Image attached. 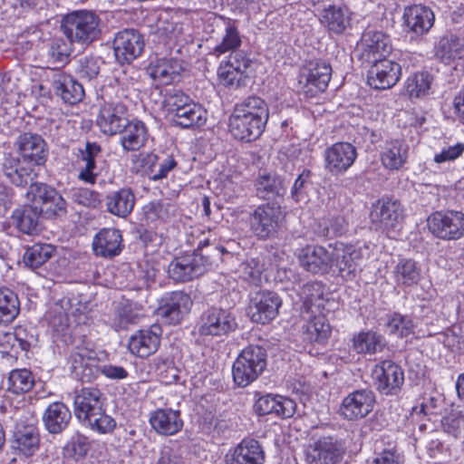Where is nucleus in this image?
Listing matches in <instances>:
<instances>
[{
    "mask_svg": "<svg viewBox=\"0 0 464 464\" xmlns=\"http://www.w3.org/2000/svg\"><path fill=\"white\" fill-rule=\"evenodd\" d=\"M268 107L264 100L250 97L237 104L229 117V131L235 139L250 141L264 131L268 121Z\"/></svg>",
    "mask_w": 464,
    "mask_h": 464,
    "instance_id": "nucleus-1",
    "label": "nucleus"
},
{
    "mask_svg": "<svg viewBox=\"0 0 464 464\" xmlns=\"http://www.w3.org/2000/svg\"><path fill=\"white\" fill-rule=\"evenodd\" d=\"M163 107L167 114L174 118L176 124L183 128L201 126L207 121V111L179 91L165 96Z\"/></svg>",
    "mask_w": 464,
    "mask_h": 464,
    "instance_id": "nucleus-2",
    "label": "nucleus"
},
{
    "mask_svg": "<svg viewBox=\"0 0 464 464\" xmlns=\"http://www.w3.org/2000/svg\"><path fill=\"white\" fill-rule=\"evenodd\" d=\"M62 29L70 42L89 44L101 33L100 18L92 11H74L63 16Z\"/></svg>",
    "mask_w": 464,
    "mask_h": 464,
    "instance_id": "nucleus-3",
    "label": "nucleus"
},
{
    "mask_svg": "<svg viewBox=\"0 0 464 464\" xmlns=\"http://www.w3.org/2000/svg\"><path fill=\"white\" fill-rule=\"evenodd\" d=\"M70 363L72 371L82 380L90 381L99 371L112 380H122L128 376L127 371L121 366L108 364L98 369L96 353L85 348H79L72 353Z\"/></svg>",
    "mask_w": 464,
    "mask_h": 464,
    "instance_id": "nucleus-4",
    "label": "nucleus"
},
{
    "mask_svg": "<svg viewBox=\"0 0 464 464\" xmlns=\"http://www.w3.org/2000/svg\"><path fill=\"white\" fill-rule=\"evenodd\" d=\"M266 366V351L259 346H247L242 350L233 364V380L238 386L246 387L263 372Z\"/></svg>",
    "mask_w": 464,
    "mask_h": 464,
    "instance_id": "nucleus-5",
    "label": "nucleus"
},
{
    "mask_svg": "<svg viewBox=\"0 0 464 464\" xmlns=\"http://www.w3.org/2000/svg\"><path fill=\"white\" fill-rule=\"evenodd\" d=\"M366 251V247L335 243L333 245L331 272L338 274L345 280L353 279Z\"/></svg>",
    "mask_w": 464,
    "mask_h": 464,
    "instance_id": "nucleus-6",
    "label": "nucleus"
},
{
    "mask_svg": "<svg viewBox=\"0 0 464 464\" xmlns=\"http://www.w3.org/2000/svg\"><path fill=\"white\" fill-rule=\"evenodd\" d=\"M332 68L324 62H310L303 67L297 78V89L308 97L324 92L330 82Z\"/></svg>",
    "mask_w": 464,
    "mask_h": 464,
    "instance_id": "nucleus-7",
    "label": "nucleus"
},
{
    "mask_svg": "<svg viewBox=\"0 0 464 464\" xmlns=\"http://www.w3.org/2000/svg\"><path fill=\"white\" fill-rule=\"evenodd\" d=\"M356 50L360 60L371 63L387 58L392 53V45L388 34L382 31L368 28L362 33Z\"/></svg>",
    "mask_w": 464,
    "mask_h": 464,
    "instance_id": "nucleus-8",
    "label": "nucleus"
},
{
    "mask_svg": "<svg viewBox=\"0 0 464 464\" xmlns=\"http://www.w3.org/2000/svg\"><path fill=\"white\" fill-rule=\"evenodd\" d=\"M26 196L44 218L61 216L66 211V203L63 197L46 184L37 182L31 184Z\"/></svg>",
    "mask_w": 464,
    "mask_h": 464,
    "instance_id": "nucleus-9",
    "label": "nucleus"
},
{
    "mask_svg": "<svg viewBox=\"0 0 464 464\" xmlns=\"http://www.w3.org/2000/svg\"><path fill=\"white\" fill-rule=\"evenodd\" d=\"M427 226L440 239L457 240L464 236V214L459 211H437L428 218Z\"/></svg>",
    "mask_w": 464,
    "mask_h": 464,
    "instance_id": "nucleus-10",
    "label": "nucleus"
},
{
    "mask_svg": "<svg viewBox=\"0 0 464 464\" xmlns=\"http://www.w3.org/2000/svg\"><path fill=\"white\" fill-rule=\"evenodd\" d=\"M343 453L344 450L338 440L324 437L305 447L304 459L307 464H337Z\"/></svg>",
    "mask_w": 464,
    "mask_h": 464,
    "instance_id": "nucleus-11",
    "label": "nucleus"
},
{
    "mask_svg": "<svg viewBox=\"0 0 464 464\" xmlns=\"http://www.w3.org/2000/svg\"><path fill=\"white\" fill-rule=\"evenodd\" d=\"M282 303L281 297L276 293L258 291L250 299L248 314L255 323L267 324L277 316Z\"/></svg>",
    "mask_w": 464,
    "mask_h": 464,
    "instance_id": "nucleus-12",
    "label": "nucleus"
},
{
    "mask_svg": "<svg viewBox=\"0 0 464 464\" xmlns=\"http://www.w3.org/2000/svg\"><path fill=\"white\" fill-rule=\"evenodd\" d=\"M236 328L237 322L230 312L211 308L202 314L198 332L201 337H215L226 335Z\"/></svg>",
    "mask_w": 464,
    "mask_h": 464,
    "instance_id": "nucleus-13",
    "label": "nucleus"
},
{
    "mask_svg": "<svg viewBox=\"0 0 464 464\" xmlns=\"http://www.w3.org/2000/svg\"><path fill=\"white\" fill-rule=\"evenodd\" d=\"M284 218L282 208L275 204L259 206L250 217V227L253 233L262 238L272 236Z\"/></svg>",
    "mask_w": 464,
    "mask_h": 464,
    "instance_id": "nucleus-14",
    "label": "nucleus"
},
{
    "mask_svg": "<svg viewBox=\"0 0 464 464\" xmlns=\"http://www.w3.org/2000/svg\"><path fill=\"white\" fill-rule=\"evenodd\" d=\"M403 218L400 202L391 199L378 200L372 204L370 219L377 229L389 232L396 229Z\"/></svg>",
    "mask_w": 464,
    "mask_h": 464,
    "instance_id": "nucleus-15",
    "label": "nucleus"
},
{
    "mask_svg": "<svg viewBox=\"0 0 464 464\" xmlns=\"http://www.w3.org/2000/svg\"><path fill=\"white\" fill-rule=\"evenodd\" d=\"M375 405L374 393L367 389L358 390L345 396L339 412L348 420H357L366 417Z\"/></svg>",
    "mask_w": 464,
    "mask_h": 464,
    "instance_id": "nucleus-16",
    "label": "nucleus"
},
{
    "mask_svg": "<svg viewBox=\"0 0 464 464\" xmlns=\"http://www.w3.org/2000/svg\"><path fill=\"white\" fill-rule=\"evenodd\" d=\"M333 245L327 247L308 245L300 249L297 254V259L300 266L312 274H326L332 267Z\"/></svg>",
    "mask_w": 464,
    "mask_h": 464,
    "instance_id": "nucleus-17",
    "label": "nucleus"
},
{
    "mask_svg": "<svg viewBox=\"0 0 464 464\" xmlns=\"http://www.w3.org/2000/svg\"><path fill=\"white\" fill-rule=\"evenodd\" d=\"M372 376L377 390L386 395L396 393L404 382V374L401 367L388 360L376 364Z\"/></svg>",
    "mask_w": 464,
    "mask_h": 464,
    "instance_id": "nucleus-18",
    "label": "nucleus"
},
{
    "mask_svg": "<svg viewBox=\"0 0 464 464\" xmlns=\"http://www.w3.org/2000/svg\"><path fill=\"white\" fill-rule=\"evenodd\" d=\"M357 158L356 148L349 142H336L324 151L325 169L333 175L347 171Z\"/></svg>",
    "mask_w": 464,
    "mask_h": 464,
    "instance_id": "nucleus-19",
    "label": "nucleus"
},
{
    "mask_svg": "<svg viewBox=\"0 0 464 464\" xmlns=\"http://www.w3.org/2000/svg\"><path fill=\"white\" fill-rule=\"evenodd\" d=\"M208 265L202 255L193 253L175 258L169 265L168 273L173 280L186 282L203 275Z\"/></svg>",
    "mask_w": 464,
    "mask_h": 464,
    "instance_id": "nucleus-20",
    "label": "nucleus"
},
{
    "mask_svg": "<svg viewBox=\"0 0 464 464\" xmlns=\"http://www.w3.org/2000/svg\"><path fill=\"white\" fill-rule=\"evenodd\" d=\"M371 63L368 72V83L371 87L385 90L397 83L401 75V68L398 63L382 58Z\"/></svg>",
    "mask_w": 464,
    "mask_h": 464,
    "instance_id": "nucleus-21",
    "label": "nucleus"
},
{
    "mask_svg": "<svg viewBox=\"0 0 464 464\" xmlns=\"http://www.w3.org/2000/svg\"><path fill=\"white\" fill-rule=\"evenodd\" d=\"M144 48L142 35L133 30L119 32L113 41L114 55L119 63H130L139 57Z\"/></svg>",
    "mask_w": 464,
    "mask_h": 464,
    "instance_id": "nucleus-22",
    "label": "nucleus"
},
{
    "mask_svg": "<svg viewBox=\"0 0 464 464\" xmlns=\"http://www.w3.org/2000/svg\"><path fill=\"white\" fill-rule=\"evenodd\" d=\"M402 19L408 33L421 36L432 28L435 14L426 5H412L404 8Z\"/></svg>",
    "mask_w": 464,
    "mask_h": 464,
    "instance_id": "nucleus-23",
    "label": "nucleus"
},
{
    "mask_svg": "<svg viewBox=\"0 0 464 464\" xmlns=\"http://www.w3.org/2000/svg\"><path fill=\"white\" fill-rule=\"evenodd\" d=\"M161 328L153 324L149 329L135 332L129 339L128 348L131 354L146 358L155 353L160 347Z\"/></svg>",
    "mask_w": 464,
    "mask_h": 464,
    "instance_id": "nucleus-24",
    "label": "nucleus"
},
{
    "mask_svg": "<svg viewBox=\"0 0 464 464\" xmlns=\"http://www.w3.org/2000/svg\"><path fill=\"white\" fill-rule=\"evenodd\" d=\"M128 122L127 109L118 102H105L100 109L97 125L107 135H114Z\"/></svg>",
    "mask_w": 464,
    "mask_h": 464,
    "instance_id": "nucleus-25",
    "label": "nucleus"
},
{
    "mask_svg": "<svg viewBox=\"0 0 464 464\" xmlns=\"http://www.w3.org/2000/svg\"><path fill=\"white\" fill-rule=\"evenodd\" d=\"M191 297L183 292L166 294L159 307L158 313L169 324H178L187 314L192 306Z\"/></svg>",
    "mask_w": 464,
    "mask_h": 464,
    "instance_id": "nucleus-26",
    "label": "nucleus"
},
{
    "mask_svg": "<svg viewBox=\"0 0 464 464\" xmlns=\"http://www.w3.org/2000/svg\"><path fill=\"white\" fill-rule=\"evenodd\" d=\"M16 146L23 160L27 164L40 166L46 158L45 143L41 136L24 133L16 140Z\"/></svg>",
    "mask_w": 464,
    "mask_h": 464,
    "instance_id": "nucleus-27",
    "label": "nucleus"
},
{
    "mask_svg": "<svg viewBox=\"0 0 464 464\" xmlns=\"http://www.w3.org/2000/svg\"><path fill=\"white\" fill-rule=\"evenodd\" d=\"M265 452L257 440H244L226 455V464H264Z\"/></svg>",
    "mask_w": 464,
    "mask_h": 464,
    "instance_id": "nucleus-28",
    "label": "nucleus"
},
{
    "mask_svg": "<svg viewBox=\"0 0 464 464\" xmlns=\"http://www.w3.org/2000/svg\"><path fill=\"white\" fill-rule=\"evenodd\" d=\"M150 423L159 434L171 436L181 430L183 420L178 410L158 409L150 415Z\"/></svg>",
    "mask_w": 464,
    "mask_h": 464,
    "instance_id": "nucleus-29",
    "label": "nucleus"
},
{
    "mask_svg": "<svg viewBox=\"0 0 464 464\" xmlns=\"http://www.w3.org/2000/svg\"><path fill=\"white\" fill-rule=\"evenodd\" d=\"M102 392L96 388H83L74 397V413L82 421L102 411Z\"/></svg>",
    "mask_w": 464,
    "mask_h": 464,
    "instance_id": "nucleus-30",
    "label": "nucleus"
},
{
    "mask_svg": "<svg viewBox=\"0 0 464 464\" xmlns=\"http://www.w3.org/2000/svg\"><path fill=\"white\" fill-rule=\"evenodd\" d=\"M181 61L176 58H160L151 63L149 74L160 84L172 83L183 71Z\"/></svg>",
    "mask_w": 464,
    "mask_h": 464,
    "instance_id": "nucleus-31",
    "label": "nucleus"
},
{
    "mask_svg": "<svg viewBox=\"0 0 464 464\" xmlns=\"http://www.w3.org/2000/svg\"><path fill=\"white\" fill-rule=\"evenodd\" d=\"M434 53L445 64L464 59V38L455 34L442 36L434 46Z\"/></svg>",
    "mask_w": 464,
    "mask_h": 464,
    "instance_id": "nucleus-32",
    "label": "nucleus"
},
{
    "mask_svg": "<svg viewBox=\"0 0 464 464\" xmlns=\"http://www.w3.org/2000/svg\"><path fill=\"white\" fill-rule=\"evenodd\" d=\"M34 165L27 164L23 160L8 157L4 162L5 177L15 186L24 187L36 176Z\"/></svg>",
    "mask_w": 464,
    "mask_h": 464,
    "instance_id": "nucleus-33",
    "label": "nucleus"
},
{
    "mask_svg": "<svg viewBox=\"0 0 464 464\" xmlns=\"http://www.w3.org/2000/svg\"><path fill=\"white\" fill-rule=\"evenodd\" d=\"M320 22L334 34H342L351 24V16L348 9L328 5L320 12Z\"/></svg>",
    "mask_w": 464,
    "mask_h": 464,
    "instance_id": "nucleus-34",
    "label": "nucleus"
},
{
    "mask_svg": "<svg viewBox=\"0 0 464 464\" xmlns=\"http://www.w3.org/2000/svg\"><path fill=\"white\" fill-rule=\"evenodd\" d=\"M120 132V142L126 151L139 150L148 139L147 129L140 121H128Z\"/></svg>",
    "mask_w": 464,
    "mask_h": 464,
    "instance_id": "nucleus-35",
    "label": "nucleus"
},
{
    "mask_svg": "<svg viewBox=\"0 0 464 464\" xmlns=\"http://www.w3.org/2000/svg\"><path fill=\"white\" fill-rule=\"evenodd\" d=\"M121 235L119 230L106 228L94 237L92 247L97 256H114L121 252Z\"/></svg>",
    "mask_w": 464,
    "mask_h": 464,
    "instance_id": "nucleus-36",
    "label": "nucleus"
},
{
    "mask_svg": "<svg viewBox=\"0 0 464 464\" xmlns=\"http://www.w3.org/2000/svg\"><path fill=\"white\" fill-rule=\"evenodd\" d=\"M408 146L401 140H394L385 143L381 152L382 166L390 170H398L408 159Z\"/></svg>",
    "mask_w": 464,
    "mask_h": 464,
    "instance_id": "nucleus-37",
    "label": "nucleus"
},
{
    "mask_svg": "<svg viewBox=\"0 0 464 464\" xmlns=\"http://www.w3.org/2000/svg\"><path fill=\"white\" fill-rule=\"evenodd\" d=\"M71 420V411L63 402L50 404L44 412L43 421L50 433H59L63 430Z\"/></svg>",
    "mask_w": 464,
    "mask_h": 464,
    "instance_id": "nucleus-38",
    "label": "nucleus"
},
{
    "mask_svg": "<svg viewBox=\"0 0 464 464\" xmlns=\"http://www.w3.org/2000/svg\"><path fill=\"white\" fill-rule=\"evenodd\" d=\"M53 85L55 93L68 103L78 102L84 95L82 84L64 73L55 74Z\"/></svg>",
    "mask_w": 464,
    "mask_h": 464,
    "instance_id": "nucleus-39",
    "label": "nucleus"
},
{
    "mask_svg": "<svg viewBox=\"0 0 464 464\" xmlns=\"http://www.w3.org/2000/svg\"><path fill=\"white\" fill-rule=\"evenodd\" d=\"M214 23L218 32L221 34V42L214 47L215 53L220 55L240 45V36L230 20L218 17L215 19Z\"/></svg>",
    "mask_w": 464,
    "mask_h": 464,
    "instance_id": "nucleus-40",
    "label": "nucleus"
},
{
    "mask_svg": "<svg viewBox=\"0 0 464 464\" xmlns=\"http://www.w3.org/2000/svg\"><path fill=\"white\" fill-rule=\"evenodd\" d=\"M41 214L34 202L16 208L12 215L15 227L23 233L32 235L38 231Z\"/></svg>",
    "mask_w": 464,
    "mask_h": 464,
    "instance_id": "nucleus-41",
    "label": "nucleus"
},
{
    "mask_svg": "<svg viewBox=\"0 0 464 464\" xmlns=\"http://www.w3.org/2000/svg\"><path fill=\"white\" fill-rule=\"evenodd\" d=\"M332 333V327L323 314L310 318L304 326V338L311 343H325Z\"/></svg>",
    "mask_w": 464,
    "mask_h": 464,
    "instance_id": "nucleus-42",
    "label": "nucleus"
},
{
    "mask_svg": "<svg viewBox=\"0 0 464 464\" xmlns=\"http://www.w3.org/2000/svg\"><path fill=\"white\" fill-rule=\"evenodd\" d=\"M421 277V267L412 259H401L395 266L394 278L400 285L413 286L420 281Z\"/></svg>",
    "mask_w": 464,
    "mask_h": 464,
    "instance_id": "nucleus-43",
    "label": "nucleus"
},
{
    "mask_svg": "<svg viewBox=\"0 0 464 464\" xmlns=\"http://www.w3.org/2000/svg\"><path fill=\"white\" fill-rule=\"evenodd\" d=\"M135 204L134 194L129 188H122L112 192L107 197L106 205L108 210L119 217L128 216Z\"/></svg>",
    "mask_w": 464,
    "mask_h": 464,
    "instance_id": "nucleus-44",
    "label": "nucleus"
},
{
    "mask_svg": "<svg viewBox=\"0 0 464 464\" xmlns=\"http://www.w3.org/2000/svg\"><path fill=\"white\" fill-rule=\"evenodd\" d=\"M144 316L143 308L135 303H126L117 311L113 320V327L119 331L140 322Z\"/></svg>",
    "mask_w": 464,
    "mask_h": 464,
    "instance_id": "nucleus-45",
    "label": "nucleus"
},
{
    "mask_svg": "<svg viewBox=\"0 0 464 464\" xmlns=\"http://www.w3.org/2000/svg\"><path fill=\"white\" fill-rule=\"evenodd\" d=\"M239 172L225 168L213 180L214 188L225 198H233L238 191Z\"/></svg>",
    "mask_w": 464,
    "mask_h": 464,
    "instance_id": "nucleus-46",
    "label": "nucleus"
},
{
    "mask_svg": "<svg viewBox=\"0 0 464 464\" xmlns=\"http://www.w3.org/2000/svg\"><path fill=\"white\" fill-rule=\"evenodd\" d=\"M383 347L382 335L372 331L361 332L353 338V348L358 353L372 354Z\"/></svg>",
    "mask_w": 464,
    "mask_h": 464,
    "instance_id": "nucleus-47",
    "label": "nucleus"
},
{
    "mask_svg": "<svg viewBox=\"0 0 464 464\" xmlns=\"http://www.w3.org/2000/svg\"><path fill=\"white\" fill-rule=\"evenodd\" d=\"M19 311L20 303L17 295L8 288H0V323L13 322Z\"/></svg>",
    "mask_w": 464,
    "mask_h": 464,
    "instance_id": "nucleus-48",
    "label": "nucleus"
},
{
    "mask_svg": "<svg viewBox=\"0 0 464 464\" xmlns=\"http://www.w3.org/2000/svg\"><path fill=\"white\" fill-rule=\"evenodd\" d=\"M258 195L263 198H272L282 195L285 191L282 179L271 173L260 174L256 181Z\"/></svg>",
    "mask_w": 464,
    "mask_h": 464,
    "instance_id": "nucleus-49",
    "label": "nucleus"
},
{
    "mask_svg": "<svg viewBox=\"0 0 464 464\" xmlns=\"http://www.w3.org/2000/svg\"><path fill=\"white\" fill-rule=\"evenodd\" d=\"M54 251V246L50 244H34L25 250L24 263L35 269L45 264L53 256Z\"/></svg>",
    "mask_w": 464,
    "mask_h": 464,
    "instance_id": "nucleus-50",
    "label": "nucleus"
},
{
    "mask_svg": "<svg viewBox=\"0 0 464 464\" xmlns=\"http://www.w3.org/2000/svg\"><path fill=\"white\" fill-rule=\"evenodd\" d=\"M431 83L432 78L429 73H414L406 80L405 91L411 99L423 98L430 93Z\"/></svg>",
    "mask_w": 464,
    "mask_h": 464,
    "instance_id": "nucleus-51",
    "label": "nucleus"
},
{
    "mask_svg": "<svg viewBox=\"0 0 464 464\" xmlns=\"http://www.w3.org/2000/svg\"><path fill=\"white\" fill-rule=\"evenodd\" d=\"M34 384V379L27 369L13 370L7 379V389L15 394L28 392Z\"/></svg>",
    "mask_w": 464,
    "mask_h": 464,
    "instance_id": "nucleus-52",
    "label": "nucleus"
},
{
    "mask_svg": "<svg viewBox=\"0 0 464 464\" xmlns=\"http://www.w3.org/2000/svg\"><path fill=\"white\" fill-rule=\"evenodd\" d=\"M101 148L96 143H87L86 150L82 155V161L84 167L79 172V179L85 183L94 184L96 181L97 174L94 172L95 160L100 154Z\"/></svg>",
    "mask_w": 464,
    "mask_h": 464,
    "instance_id": "nucleus-53",
    "label": "nucleus"
},
{
    "mask_svg": "<svg viewBox=\"0 0 464 464\" xmlns=\"http://www.w3.org/2000/svg\"><path fill=\"white\" fill-rule=\"evenodd\" d=\"M413 323L405 316L399 314H392L386 324V331L389 334L395 335L396 337H407L412 333Z\"/></svg>",
    "mask_w": 464,
    "mask_h": 464,
    "instance_id": "nucleus-54",
    "label": "nucleus"
},
{
    "mask_svg": "<svg viewBox=\"0 0 464 464\" xmlns=\"http://www.w3.org/2000/svg\"><path fill=\"white\" fill-rule=\"evenodd\" d=\"M14 448L24 456H32L39 448V438L32 431L17 433Z\"/></svg>",
    "mask_w": 464,
    "mask_h": 464,
    "instance_id": "nucleus-55",
    "label": "nucleus"
},
{
    "mask_svg": "<svg viewBox=\"0 0 464 464\" xmlns=\"http://www.w3.org/2000/svg\"><path fill=\"white\" fill-rule=\"evenodd\" d=\"M264 268L260 263L250 258L241 263L238 267L239 276L245 281L257 285L261 282V276Z\"/></svg>",
    "mask_w": 464,
    "mask_h": 464,
    "instance_id": "nucleus-56",
    "label": "nucleus"
},
{
    "mask_svg": "<svg viewBox=\"0 0 464 464\" xmlns=\"http://www.w3.org/2000/svg\"><path fill=\"white\" fill-rule=\"evenodd\" d=\"M218 78L220 84L228 87H238L241 81L245 78L234 67L221 63L218 69Z\"/></svg>",
    "mask_w": 464,
    "mask_h": 464,
    "instance_id": "nucleus-57",
    "label": "nucleus"
},
{
    "mask_svg": "<svg viewBox=\"0 0 464 464\" xmlns=\"http://www.w3.org/2000/svg\"><path fill=\"white\" fill-rule=\"evenodd\" d=\"M84 421L87 422L92 430L100 433H108L113 430L116 422L111 416L105 414L102 409Z\"/></svg>",
    "mask_w": 464,
    "mask_h": 464,
    "instance_id": "nucleus-58",
    "label": "nucleus"
},
{
    "mask_svg": "<svg viewBox=\"0 0 464 464\" xmlns=\"http://www.w3.org/2000/svg\"><path fill=\"white\" fill-rule=\"evenodd\" d=\"M464 153V142L459 141L453 145H449L441 150L440 152L434 155V161L441 164L447 161H453L459 159Z\"/></svg>",
    "mask_w": 464,
    "mask_h": 464,
    "instance_id": "nucleus-59",
    "label": "nucleus"
},
{
    "mask_svg": "<svg viewBox=\"0 0 464 464\" xmlns=\"http://www.w3.org/2000/svg\"><path fill=\"white\" fill-rule=\"evenodd\" d=\"M87 450L88 446L86 439L77 435L72 437V440L64 446L63 452L66 456L78 459L84 456Z\"/></svg>",
    "mask_w": 464,
    "mask_h": 464,
    "instance_id": "nucleus-60",
    "label": "nucleus"
},
{
    "mask_svg": "<svg viewBox=\"0 0 464 464\" xmlns=\"http://www.w3.org/2000/svg\"><path fill=\"white\" fill-rule=\"evenodd\" d=\"M77 71L81 77L91 80L100 72L99 60L94 57H83L79 61Z\"/></svg>",
    "mask_w": 464,
    "mask_h": 464,
    "instance_id": "nucleus-61",
    "label": "nucleus"
},
{
    "mask_svg": "<svg viewBox=\"0 0 464 464\" xmlns=\"http://www.w3.org/2000/svg\"><path fill=\"white\" fill-rule=\"evenodd\" d=\"M275 403L276 405L274 407L275 411H273V414H276V416L289 418L295 412V402L287 397L276 395Z\"/></svg>",
    "mask_w": 464,
    "mask_h": 464,
    "instance_id": "nucleus-62",
    "label": "nucleus"
},
{
    "mask_svg": "<svg viewBox=\"0 0 464 464\" xmlns=\"http://www.w3.org/2000/svg\"><path fill=\"white\" fill-rule=\"evenodd\" d=\"M225 63L246 77L251 60L244 53L238 52L230 54L228 60Z\"/></svg>",
    "mask_w": 464,
    "mask_h": 464,
    "instance_id": "nucleus-63",
    "label": "nucleus"
},
{
    "mask_svg": "<svg viewBox=\"0 0 464 464\" xmlns=\"http://www.w3.org/2000/svg\"><path fill=\"white\" fill-rule=\"evenodd\" d=\"M459 334H461V327L454 325L451 329L446 332L444 343L451 350L464 352V344L460 342Z\"/></svg>",
    "mask_w": 464,
    "mask_h": 464,
    "instance_id": "nucleus-64",
    "label": "nucleus"
}]
</instances>
